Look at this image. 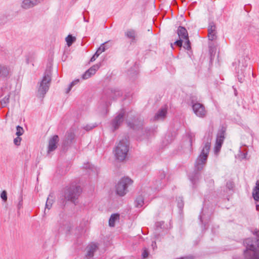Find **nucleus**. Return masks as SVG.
Masks as SVG:
<instances>
[{
	"mask_svg": "<svg viewBox=\"0 0 259 259\" xmlns=\"http://www.w3.org/2000/svg\"><path fill=\"white\" fill-rule=\"evenodd\" d=\"M142 255L143 258H146L148 256L149 251L147 248H144L143 249Z\"/></svg>",
	"mask_w": 259,
	"mask_h": 259,
	"instance_id": "30",
	"label": "nucleus"
},
{
	"mask_svg": "<svg viewBox=\"0 0 259 259\" xmlns=\"http://www.w3.org/2000/svg\"><path fill=\"white\" fill-rule=\"evenodd\" d=\"M192 103L193 104L192 108L195 114L200 117H205L206 114V111L204 105L197 102L193 103L192 102Z\"/></svg>",
	"mask_w": 259,
	"mask_h": 259,
	"instance_id": "8",
	"label": "nucleus"
},
{
	"mask_svg": "<svg viewBox=\"0 0 259 259\" xmlns=\"http://www.w3.org/2000/svg\"><path fill=\"white\" fill-rule=\"evenodd\" d=\"M16 129H17V132H16V135L18 137L21 136L23 135V132H24V130H23V128L21 127L19 125H18L17 127H16Z\"/></svg>",
	"mask_w": 259,
	"mask_h": 259,
	"instance_id": "29",
	"label": "nucleus"
},
{
	"mask_svg": "<svg viewBox=\"0 0 259 259\" xmlns=\"http://www.w3.org/2000/svg\"><path fill=\"white\" fill-rule=\"evenodd\" d=\"M10 95H8L2 99L1 103L3 107H6L9 102Z\"/></svg>",
	"mask_w": 259,
	"mask_h": 259,
	"instance_id": "26",
	"label": "nucleus"
},
{
	"mask_svg": "<svg viewBox=\"0 0 259 259\" xmlns=\"http://www.w3.org/2000/svg\"><path fill=\"white\" fill-rule=\"evenodd\" d=\"M221 147H222V146H219V145L215 144V150H214L215 152L217 153V152H219L221 148Z\"/></svg>",
	"mask_w": 259,
	"mask_h": 259,
	"instance_id": "41",
	"label": "nucleus"
},
{
	"mask_svg": "<svg viewBox=\"0 0 259 259\" xmlns=\"http://www.w3.org/2000/svg\"><path fill=\"white\" fill-rule=\"evenodd\" d=\"M106 50V48H105V46H102L101 45L96 52L100 55L102 52L105 51Z\"/></svg>",
	"mask_w": 259,
	"mask_h": 259,
	"instance_id": "34",
	"label": "nucleus"
},
{
	"mask_svg": "<svg viewBox=\"0 0 259 259\" xmlns=\"http://www.w3.org/2000/svg\"><path fill=\"white\" fill-rule=\"evenodd\" d=\"M1 197L2 198V199L4 201H7V192L6 191H3L2 193H1Z\"/></svg>",
	"mask_w": 259,
	"mask_h": 259,
	"instance_id": "32",
	"label": "nucleus"
},
{
	"mask_svg": "<svg viewBox=\"0 0 259 259\" xmlns=\"http://www.w3.org/2000/svg\"><path fill=\"white\" fill-rule=\"evenodd\" d=\"M102 46H105V48H106V50L112 46V42L110 41H106L101 45Z\"/></svg>",
	"mask_w": 259,
	"mask_h": 259,
	"instance_id": "33",
	"label": "nucleus"
},
{
	"mask_svg": "<svg viewBox=\"0 0 259 259\" xmlns=\"http://www.w3.org/2000/svg\"><path fill=\"white\" fill-rule=\"evenodd\" d=\"M133 181L128 177L122 178L116 185V193L120 196H124L128 191L127 187L131 185Z\"/></svg>",
	"mask_w": 259,
	"mask_h": 259,
	"instance_id": "6",
	"label": "nucleus"
},
{
	"mask_svg": "<svg viewBox=\"0 0 259 259\" xmlns=\"http://www.w3.org/2000/svg\"><path fill=\"white\" fill-rule=\"evenodd\" d=\"M216 26L213 22H210L208 28V37L210 40H215L217 38Z\"/></svg>",
	"mask_w": 259,
	"mask_h": 259,
	"instance_id": "11",
	"label": "nucleus"
},
{
	"mask_svg": "<svg viewBox=\"0 0 259 259\" xmlns=\"http://www.w3.org/2000/svg\"><path fill=\"white\" fill-rule=\"evenodd\" d=\"M75 37L72 36L71 35H68L67 37L66 38V41L67 42V44L68 46H70L74 41L75 40Z\"/></svg>",
	"mask_w": 259,
	"mask_h": 259,
	"instance_id": "25",
	"label": "nucleus"
},
{
	"mask_svg": "<svg viewBox=\"0 0 259 259\" xmlns=\"http://www.w3.org/2000/svg\"><path fill=\"white\" fill-rule=\"evenodd\" d=\"M81 191L82 190L80 186L73 185L67 187L64 192V199L75 204Z\"/></svg>",
	"mask_w": 259,
	"mask_h": 259,
	"instance_id": "5",
	"label": "nucleus"
},
{
	"mask_svg": "<svg viewBox=\"0 0 259 259\" xmlns=\"http://www.w3.org/2000/svg\"><path fill=\"white\" fill-rule=\"evenodd\" d=\"M252 196L255 201H259V180L256 181L255 186L253 189Z\"/></svg>",
	"mask_w": 259,
	"mask_h": 259,
	"instance_id": "18",
	"label": "nucleus"
},
{
	"mask_svg": "<svg viewBox=\"0 0 259 259\" xmlns=\"http://www.w3.org/2000/svg\"><path fill=\"white\" fill-rule=\"evenodd\" d=\"M144 197L142 195L138 196L135 200V205L137 207H141L144 204Z\"/></svg>",
	"mask_w": 259,
	"mask_h": 259,
	"instance_id": "22",
	"label": "nucleus"
},
{
	"mask_svg": "<svg viewBox=\"0 0 259 259\" xmlns=\"http://www.w3.org/2000/svg\"><path fill=\"white\" fill-rule=\"evenodd\" d=\"M98 249V246L95 243L89 244L86 248L87 254L86 257L88 258H92L94 256V252Z\"/></svg>",
	"mask_w": 259,
	"mask_h": 259,
	"instance_id": "15",
	"label": "nucleus"
},
{
	"mask_svg": "<svg viewBox=\"0 0 259 259\" xmlns=\"http://www.w3.org/2000/svg\"><path fill=\"white\" fill-rule=\"evenodd\" d=\"M100 65L96 64L92 66L82 75V78L83 79H87L90 78L92 75L95 74L96 72L99 69Z\"/></svg>",
	"mask_w": 259,
	"mask_h": 259,
	"instance_id": "12",
	"label": "nucleus"
},
{
	"mask_svg": "<svg viewBox=\"0 0 259 259\" xmlns=\"http://www.w3.org/2000/svg\"><path fill=\"white\" fill-rule=\"evenodd\" d=\"M23 204V200H22V197L20 196L19 197V201L17 205V207L18 209H20V208L22 207Z\"/></svg>",
	"mask_w": 259,
	"mask_h": 259,
	"instance_id": "37",
	"label": "nucleus"
},
{
	"mask_svg": "<svg viewBox=\"0 0 259 259\" xmlns=\"http://www.w3.org/2000/svg\"><path fill=\"white\" fill-rule=\"evenodd\" d=\"M107 97L109 99L115 100L122 96L121 91L116 89H109L106 92Z\"/></svg>",
	"mask_w": 259,
	"mask_h": 259,
	"instance_id": "14",
	"label": "nucleus"
},
{
	"mask_svg": "<svg viewBox=\"0 0 259 259\" xmlns=\"http://www.w3.org/2000/svg\"><path fill=\"white\" fill-rule=\"evenodd\" d=\"M100 54L97 52L93 56V57L90 59V62H94L96 60V59L99 57Z\"/></svg>",
	"mask_w": 259,
	"mask_h": 259,
	"instance_id": "35",
	"label": "nucleus"
},
{
	"mask_svg": "<svg viewBox=\"0 0 259 259\" xmlns=\"http://www.w3.org/2000/svg\"><path fill=\"white\" fill-rule=\"evenodd\" d=\"M51 81V77L50 73H45L38 90V96L39 97L43 98L48 92Z\"/></svg>",
	"mask_w": 259,
	"mask_h": 259,
	"instance_id": "7",
	"label": "nucleus"
},
{
	"mask_svg": "<svg viewBox=\"0 0 259 259\" xmlns=\"http://www.w3.org/2000/svg\"><path fill=\"white\" fill-rule=\"evenodd\" d=\"M51 197H52L50 195L47 199L46 204V209H50L53 204V200L51 199Z\"/></svg>",
	"mask_w": 259,
	"mask_h": 259,
	"instance_id": "27",
	"label": "nucleus"
},
{
	"mask_svg": "<svg viewBox=\"0 0 259 259\" xmlns=\"http://www.w3.org/2000/svg\"><path fill=\"white\" fill-rule=\"evenodd\" d=\"M79 81V80L78 79H76L74 81H73L69 85L68 88L67 89L66 91V93H68L70 90H71L72 88L75 85V84H77Z\"/></svg>",
	"mask_w": 259,
	"mask_h": 259,
	"instance_id": "28",
	"label": "nucleus"
},
{
	"mask_svg": "<svg viewBox=\"0 0 259 259\" xmlns=\"http://www.w3.org/2000/svg\"><path fill=\"white\" fill-rule=\"evenodd\" d=\"M75 138V135L72 132H68L64 142V146H68L71 144Z\"/></svg>",
	"mask_w": 259,
	"mask_h": 259,
	"instance_id": "17",
	"label": "nucleus"
},
{
	"mask_svg": "<svg viewBox=\"0 0 259 259\" xmlns=\"http://www.w3.org/2000/svg\"><path fill=\"white\" fill-rule=\"evenodd\" d=\"M59 142V137L57 135L54 136L51 138L49 142L48 153H50L51 152L55 150L57 147V143Z\"/></svg>",
	"mask_w": 259,
	"mask_h": 259,
	"instance_id": "13",
	"label": "nucleus"
},
{
	"mask_svg": "<svg viewBox=\"0 0 259 259\" xmlns=\"http://www.w3.org/2000/svg\"><path fill=\"white\" fill-rule=\"evenodd\" d=\"M246 249L244 252L246 259H259V232L254 239L247 238L244 241Z\"/></svg>",
	"mask_w": 259,
	"mask_h": 259,
	"instance_id": "2",
	"label": "nucleus"
},
{
	"mask_svg": "<svg viewBox=\"0 0 259 259\" xmlns=\"http://www.w3.org/2000/svg\"><path fill=\"white\" fill-rule=\"evenodd\" d=\"M226 186L229 189L231 190L233 188L234 184L232 182H228L227 183Z\"/></svg>",
	"mask_w": 259,
	"mask_h": 259,
	"instance_id": "39",
	"label": "nucleus"
},
{
	"mask_svg": "<svg viewBox=\"0 0 259 259\" xmlns=\"http://www.w3.org/2000/svg\"><path fill=\"white\" fill-rule=\"evenodd\" d=\"M200 220H202L201 217H200ZM201 221H202V220H201Z\"/></svg>",
	"mask_w": 259,
	"mask_h": 259,
	"instance_id": "44",
	"label": "nucleus"
},
{
	"mask_svg": "<svg viewBox=\"0 0 259 259\" xmlns=\"http://www.w3.org/2000/svg\"><path fill=\"white\" fill-rule=\"evenodd\" d=\"M224 139V136L223 132L219 133L217 138L216 140V144L219 145V146H222L223 143V141Z\"/></svg>",
	"mask_w": 259,
	"mask_h": 259,
	"instance_id": "24",
	"label": "nucleus"
},
{
	"mask_svg": "<svg viewBox=\"0 0 259 259\" xmlns=\"http://www.w3.org/2000/svg\"><path fill=\"white\" fill-rule=\"evenodd\" d=\"M119 215L117 213L113 214L111 215L109 220V225L110 227H114L115 226V222L118 219Z\"/></svg>",
	"mask_w": 259,
	"mask_h": 259,
	"instance_id": "20",
	"label": "nucleus"
},
{
	"mask_svg": "<svg viewBox=\"0 0 259 259\" xmlns=\"http://www.w3.org/2000/svg\"><path fill=\"white\" fill-rule=\"evenodd\" d=\"M125 35L129 38L132 39V41L135 39L136 36V31L133 29L128 30L125 32Z\"/></svg>",
	"mask_w": 259,
	"mask_h": 259,
	"instance_id": "23",
	"label": "nucleus"
},
{
	"mask_svg": "<svg viewBox=\"0 0 259 259\" xmlns=\"http://www.w3.org/2000/svg\"><path fill=\"white\" fill-rule=\"evenodd\" d=\"M177 33L180 39L176 40L174 44L179 47H181L183 42H184V48L187 50H191V42L189 39L187 29L183 26H179L177 30Z\"/></svg>",
	"mask_w": 259,
	"mask_h": 259,
	"instance_id": "3",
	"label": "nucleus"
},
{
	"mask_svg": "<svg viewBox=\"0 0 259 259\" xmlns=\"http://www.w3.org/2000/svg\"><path fill=\"white\" fill-rule=\"evenodd\" d=\"M10 72V69L8 67L5 65L0 64V77H7Z\"/></svg>",
	"mask_w": 259,
	"mask_h": 259,
	"instance_id": "19",
	"label": "nucleus"
},
{
	"mask_svg": "<svg viewBox=\"0 0 259 259\" xmlns=\"http://www.w3.org/2000/svg\"><path fill=\"white\" fill-rule=\"evenodd\" d=\"M258 207H259V205H256V210H258Z\"/></svg>",
	"mask_w": 259,
	"mask_h": 259,
	"instance_id": "43",
	"label": "nucleus"
},
{
	"mask_svg": "<svg viewBox=\"0 0 259 259\" xmlns=\"http://www.w3.org/2000/svg\"><path fill=\"white\" fill-rule=\"evenodd\" d=\"M165 185V181L156 180L154 183V189L156 190L159 191Z\"/></svg>",
	"mask_w": 259,
	"mask_h": 259,
	"instance_id": "21",
	"label": "nucleus"
},
{
	"mask_svg": "<svg viewBox=\"0 0 259 259\" xmlns=\"http://www.w3.org/2000/svg\"><path fill=\"white\" fill-rule=\"evenodd\" d=\"M44 0H23L21 7L24 9H28L34 7Z\"/></svg>",
	"mask_w": 259,
	"mask_h": 259,
	"instance_id": "10",
	"label": "nucleus"
},
{
	"mask_svg": "<svg viewBox=\"0 0 259 259\" xmlns=\"http://www.w3.org/2000/svg\"><path fill=\"white\" fill-rule=\"evenodd\" d=\"M96 125H87L84 127V129L86 131H88L92 129H93L94 127H95Z\"/></svg>",
	"mask_w": 259,
	"mask_h": 259,
	"instance_id": "38",
	"label": "nucleus"
},
{
	"mask_svg": "<svg viewBox=\"0 0 259 259\" xmlns=\"http://www.w3.org/2000/svg\"><path fill=\"white\" fill-rule=\"evenodd\" d=\"M210 144L211 139L207 138L200 155L196 160L194 172L189 175V179L194 185L199 180L200 177L199 172L203 169L206 163Z\"/></svg>",
	"mask_w": 259,
	"mask_h": 259,
	"instance_id": "1",
	"label": "nucleus"
},
{
	"mask_svg": "<svg viewBox=\"0 0 259 259\" xmlns=\"http://www.w3.org/2000/svg\"><path fill=\"white\" fill-rule=\"evenodd\" d=\"M167 109L165 107L162 108L155 114L154 116L155 120L163 119L166 116Z\"/></svg>",
	"mask_w": 259,
	"mask_h": 259,
	"instance_id": "16",
	"label": "nucleus"
},
{
	"mask_svg": "<svg viewBox=\"0 0 259 259\" xmlns=\"http://www.w3.org/2000/svg\"><path fill=\"white\" fill-rule=\"evenodd\" d=\"M124 113L123 110L121 111L112 121L111 124L114 131L117 130L123 121Z\"/></svg>",
	"mask_w": 259,
	"mask_h": 259,
	"instance_id": "9",
	"label": "nucleus"
},
{
	"mask_svg": "<svg viewBox=\"0 0 259 259\" xmlns=\"http://www.w3.org/2000/svg\"><path fill=\"white\" fill-rule=\"evenodd\" d=\"M128 141L126 138L120 141L114 150L117 159L121 161L125 159L128 151Z\"/></svg>",
	"mask_w": 259,
	"mask_h": 259,
	"instance_id": "4",
	"label": "nucleus"
},
{
	"mask_svg": "<svg viewBox=\"0 0 259 259\" xmlns=\"http://www.w3.org/2000/svg\"><path fill=\"white\" fill-rule=\"evenodd\" d=\"M21 141V138H20L19 137L17 136V137H16V138L14 139V143L16 146H19L20 145Z\"/></svg>",
	"mask_w": 259,
	"mask_h": 259,
	"instance_id": "31",
	"label": "nucleus"
},
{
	"mask_svg": "<svg viewBox=\"0 0 259 259\" xmlns=\"http://www.w3.org/2000/svg\"><path fill=\"white\" fill-rule=\"evenodd\" d=\"M129 125L130 126V127H131V128H133V129H135V130H136V128L135 127V126H134V125H133V126H132V124H131V123H129Z\"/></svg>",
	"mask_w": 259,
	"mask_h": 259,
	"instance_id": "42",
	"label": "nucleus"
},
{
	"mask_svg": "<svg viewBox=\"0 0 259 259\" xmlns=\"http://www.w3.org/2000/svg\"><path fill=\"white\" fill-rule=\"evenodd\" d=\"M159 177L160 180L165 181L164 180V179H165V172L164 171H163L160 172V174H159Z\"/></svg>",
	"mask_w": 259,
	"mask_h": 259,
	"instance_id": "36",
	"label": "nucleus"
},
{
	"mask_svg": "<svg viewBox=\"0 0 259 259\" xmlns=\"http://www.w3.org/2000/svg\"><path fill=\"white\" fill-rule=\"evenodd\" d=\"M178 206L180 208L183 207L184 203L182 199L178 200Z\"/></svg>",
	"mask_w": 259,
	"mask_h": 259,
	"instance_id": "40",
	"label": "nucleus"
}]
</instances>
